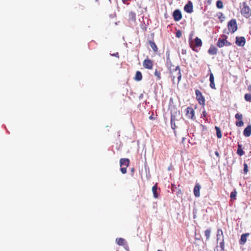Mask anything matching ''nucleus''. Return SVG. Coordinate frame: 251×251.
Wrapping results in <instances>:
<instances>
[{"instance_id": "f257e3e1", "label": "nucleus", "mask_w": 251, "mask_h": 251, "mask_svg": "<svg viewBox=\"0 0 251 251\" xmlns=\"http://www.w3.org/2000/svg\"><path fill=\"white\" fill-rule=\"evenodd\" d=\"M166 65L173 83H175V79H176L177 83L178 84L181 79V73L180 67L179 66H175L173 65L169 58H167V59Z\"/></svg>"}, {"instance_id": "f03ea898", "label": "nucleus", "mask_w": 251, "mask_h": 251, "mask_svg": "<svg viewBox=\"0 0 251 251\" xmlns=\"http://www.w3.org/2000/svg\"><path fill=\"white\" fill-rule=\"evenodd\" d=\"M240 12L242 16L248 19L251 17V8L246 2H243L240 5Z\"/></svg>"}, {"instance_id": "7ed1b4c3", "label": "nucleus", "mask_w": 251, "mask_h": 251, "mask_svg": "<svg viewBox=\"0 0 251 251\" xmlns=\"http://www.w3.org/2000/svg\"><path fill=\"white\" fill-rule=\"evenodd\" d=\"M228 30L231 33L235 32L237 29V23L235 19L231 20L227 24Z\"/></svg>"}, {"instance_id": "20e7f679", "label": "nucleus", "mask_w": 251, "mask_h": 251, "mask_svg": "<svg viewBox=\"0 0 251 251\" xmlns=\"http://www.w3.org/2000/svg\"><path fill=\"white\" fill-rule=\"evenodd\" d=\"M195 93L196 95V99L198 101L200 105L204 106L205 105V99L203 96L201 92L199 90H196Z\"/></svg>"}, {"instance_id": "39448f33", "label": "nucleus", "mask_w": 251, "mask_h": 251, "mask_svg": "<svg viewBox=\"0 0 251 251\" xmlns=\"http://www.w3.org/2000/svg\"><path fill=\"white\" fill-rule=\"evenodd\" d=\"M143 66L145 69L151 70L153 66V61L147 58L143 61Z\"/></svg>"}, {"instance_id": "423d86ee", "label": "nucleus", "mask_w": 251, "mask_h": 251, "mask_svg": "<svg viewBox=\"0 0 251 251\" xmlns=\"http://www.w3.org/2000/svg\"><path fill=\"white\" fill-rule=\"evenodd\" d=\"M195 45L194 46V43H190V45L191 48L193 49V50H196V47H201L202 45V41L201 39L198 37H196L194 41Z\"/></svg>"}, {"instance_id": "0eeeda50", "label": "nucleus", "mask_w": 251, "mask_h": 251, "mask_svg": "<svg viewBox=\"0 0 251 251\" xmlns=\"http://www.w3.org/2000/svg\"><path fill=\"white\" fill-rule=\"evenodd\" d=\"M235 43L238 46L243 47L246 43V39L244 37H236Z\"/></svg>"}, {"instance_id": "6e6552de", "label": "nucleus", "mask_w": 251, "mask_h": 251, "mask_svg": "<svg viewBox=\"0 0 251 251\" xmlns=\"http://www.w3.org/2000/svg\"><path fill=\"white\" fill-rule=\"evenodd\" d=\"M186 116L191 119H194L195 112L193 108L191 107H188L186 109Z\"/></svg>"}, {"instance_id": "1a4fd4ad", "label": "nucleus", "mask_w": 251, "mask_h": 251, "mask_svg": "<svg viewBox=\"0 0 251 251\" xmlns=\"http://www.w3.org/2000/svg\"><path fill=\"white\" fill-rule=\"evenodd\" d=\"M173 17L175 21L180 20L182 19L181 11L178 9L175 10L173 12Z\"/></svg>"}, {"instance_id": "9d476101", "label": "nucleus", "mask_w": 251, "mask_h": 251, "mask_svg": "<svg viewBox=\"0 0 251 251\" xmlns=\"http://www.w3.org/2000/svg\"><path fill=\"white\" fill-rule=\"evenodd\" d=\"M201 186L199 183H196L194 188V195L196 197L200 196V189Z\"/></svg>"}, {"instance_id": "9b49d317", "label": "nucleus", "mask_w": 251, "mask_h": 251, "mask_svg": "<svg viewBox=\"0 0 251 251\" xmlns=\"http://www.w3.org/2000/svg\"><path fill=\"white\" fill-rule=\"evenodd\" d=\"M193 4L192 2L189 1L184 6V9L188 13H191L193 12Z\"/></svg>"}, {"instance_id": "f8f14e48", "label": "nucleus", "mask_w": 251, "mask_h": 251, "mask_svg": "<svg viewBox=\"0 0 251 251\" xmlns=\"http://www.w3.org/2000/svg\"><path fill=\"white\" fill-rule=\"evenodd\" d=\"M249 233H246L242 234L241 236V238L239 240V244L242 245H244L247 242V237H249Z\"/></svg>"}, {"instance_id": "ddd939ff", "label": "nucleus", "mask_w": 251, "mask_h": 251, "mask_svg": "<svg viewBox=\"0 0 251 251\" xmlns=\"http://www.w3.org/2000/svg\"><path fill=\"white\" fill-rule=\"evenodd\" d=\"M130 161L128 158H121L120 160L121 167H127L129 165Z\"/></svg>"}, {"instance_id": "4468645a", "label": "nucleus", "mask_w": 251, "mask_h": 251, "mask_svg": "<svg viewBox=\"0 0 251 251\" xmlns=\"http://www.w3.org/2000/svg\"><path fill=\"white\" fill-rule=\"evenodd\" d=\"M243 134L245 137H248L251 135V125H249L244 130Z\"/></svg>"}, {"instance_id": "2eb2a0df", "label": "nucleus", "mask_w": 251, "mask_h": 251, "mask_svg": "<svg viewBox=\"0 0 251 251\" xmlns=\"http://www.w3.org/2000/svg\"><path fill=\"white\" fill-rule=\"evenodd\" d=\"M210 87L213 89H216V86L214 83V77L213 74L212 73L210 74Z\"/></svg>"}, {"instance_id": "dca6fc26", "label": "nucleus", "mask_w": 251, "mask_h": 251, "mask_svg": "<svg viewBox=\"0 0 251 251\" xmlns=\"http://www.w3.org/2000/svg\"><path fill=\"white\" fill-rule=\"evenodd\" d=\"M128 19L129 21L135 22L136 21V14L135 12L130 11L128 14Z\"/></svg>"}, {"instance_id": "f3484780", "label": "nucleus", "mask_w": 251, "mask_h": 251, "mask_svg": "<svg viewBox=\"0 0 251 251\" xmlns=\"http://www.w3.org/2000/svg\"><path fill=\"white\" fill-rule=\"evenodd\" d=\"M209 54L211 55H215L217 53V49L213 45H211L208 50Z\"/></svg>"}, {"instance_id": "a211bd4d", "label": "nucleus", "mask_w": 251, "mask_h": 251, "mask_svg": "<svg viewBox=\"0 0 251 251\" xmlns=\"http://www.w3.org/2000/svg\"><path fill=\"white\" fill-rule=\"evenodd\" d=\"M224 46H225V37H223V38H219L217 43V46L219 48H222Z\"/></svg>"}, {"instance_id": "6ab92c4d", "label": "nucleus", "mask_w": 251, "mask_h": 251, "mask_svg": "<svg viewBox=\"0 0 251 251\" xmlns=\"http://www.w3.org/2000/svg\"><path fill=\"white\" fill-rule=\"evenodd\" d=\"M134 79L137 81H141L142 79V75L140 71H138L136 72Z\"/></svg>"}, {"instance_id": "aec40b11", "label": "nucleus", "mask_w": 251, "mask_h": 251, "mask_svg": "<svg viewBox=\"0 0 251 251\" xmlns=\"http://www.w3.org/2000/svg\"><path fill=\"white\" fill-rule=\"evenodd\" d=\"M152 191L153 195V197L155 199H157L158 198V194L157 193V184H155L152 187Z\"/></svg>"}, {"instance_id": "412c9836", "label": "nucleus", "mask_w": 251, "mask_h": 251, "mask_svg": "<svg viewBox=\"0 0 251 251\" xmlns=\"http://www.w3.org/2000/svg\"><path fill=\"white\" fill-rule=\"evenodd\" d=\"M221 238L222 239H224L223 232L222 229H218L217 230V240H219L221 239Z\"/></svg>"}, {"instance_id": "4be33fe9", "label": "nucleus", "mask_w": 251, "mask_h": 251, "mask_svg": "<svg viewBox=\"0 0 251 251\" xmlns=\"http://www.w3.org/2000/svg\"><path fill=\"white\" fill-rule=\"evenodd\" d=\"M237 153L239 156H242L244 154L245 152L242 149V145L238 144V149L237 151Z\"/></svg>"}, {"instance_id": "5701e85b", "label": "nucleus", "mask_w": 251, "mask_h": 251, "mask_svg": "<svg viewBox=\"0 0 251 251\" xmlns=\"http://www.w3.org/2000/svg\"><path fill=\"white\" fill-rule=\"evenodd\" d=\"M149 43L151 47L153 50V51L156 52L158 50V48H157V46L156 45L155 43H154V42L153 41H149Z\"/></svg>"}, {"instance_id": "b1692460", "label": "nucleus", "mask_w": 251, "mask_h": 251, "mask_svg": "<svg viewBox=\"0 0 251 251\" xmlns=\"http://www.w3.org/2000/svg\"><path fill=\"white\" fill-rule=\"evenodd\" d=\"M116 241L117 244L120 246L124 245L125 243V240L122 238H117Z\"/></svg>"}, {"instance_id": "393cba45", "label": "nucleus", "mask_w": 251, "mask_h": 251, "mask_svg": "<svg viewBox=\"0 0 251 251\" xmlns=\"http://www.w3.org/2000/svg\"><path fill=\"white\" fill-rule=\"evenodd\" d=\"M216 131V134L217 138L220 139L222 138V135L221 131L220 128L218 126H215V127Z\"/></svg>"}, {"instance_id": "a878e982", "label": "nucleus", "mask_w": 251, "mask_h": 251, "mask_svg": "<svg viewBox=\"0 0 251 251\" xmlns=\"http://www.w3.org/2000/svg\"><path fill=\"white\" fill-rule=\"evenodd\" d=\"M237 191L236 189H234L233 191L230 193V198L231 200H235L236 199V197L237 196Z\"/></svg>"}, {"instance_id": "bb28decb", "label": "nucleus", "mask_w": 251, "mask_h": 251, "mask_svg": "<svg viewBox=\"0 0 251 251\" xmlns=\"http://www.w3.org/2000/svg\"><path fill=\"white\" fill-rule=\"evenodd\" d=\"M210 233H211V229L209 228L207 229L205 231L204 234L206 237V240H209L210 236Z\"/></svg>"}, {"instance_id": "cd10ccee", "label": "nucleus", "mask_w": 251, "mask_h": 251, "mask_svg": "<svg viewBox=\"0 0 251 251\" xmlns=\"http://www.w3.org/2000/svg\"><path fill=\"white\" fill-rule=\"evenodd\" d=\"M220 251H224L225 250V242L224 239H221V241L220 243Z\"/></svg>"}, {"instance_id": "c85d7f7f", "label": "nucleus", "mask_w": 251, "mask_h": 251, "mask_svg": "<svg viewBox=\"0 0 251 251\" xmlns=\"http://www.w3.org/2000/svg\"><path fill=\"white\" fill-rule=\"evenodd\" d=\"M216 6L217 8L219 9H222L223 8V3L222 0H219L216 2Z\"/></svg>"}, {"instance_id": "c756f323", "label": "nucleus", "mask_w": 251, "mask_h": 251, "mask_svg": "<svg viewBox=\"0 0 251 251\" xmlns=\"http://www.w3.org/2000/svg\"><path fill=\"white\" fill-rule=\"evenodd\" d=\"M245 99L247 101H251V94H246L245 95Z\"/></svg>"}, {"instance_id": "7c9ffc66", "label": "nucleus", "mask_w": 251, "mask_h": 251, "mask_svg": "<svg viewBox=\"0 0 251 251\" xmlns=\"http://www.w3.org/2000/svg\"><path fill=\"white\" fill-rule=\"evenodd\" d=\"M223 37H225V43L226 46H230L231 45V44L230 42L227 41L226 40L227 36L226 35H223Z\"/></svg>"}, {"instance_id": "2f4dec72", "label": "nucleus", "mask_w": 251, "mask_h": 251, "mask_svg": "<svg viewBox=\"0 0 251 251\" xmlns=\"http://www.w3.org/2000/svg\"><path fill=\"white\" fill-rule=\"evenodd\" d=\"M236 126L238 127L242 126L244 125V122L242 120H240L239 121L236 122Z\"/></svg>"}, {"instance_id": "473e14b6", "label": "nucleus", "mask_w": 251, "mask_h": 251, "mask_svg": "<svg viewBox=\"0 0 251 251\" xmlns=\"http://www.w3.org/2000/svg\"><path fill=\"white\" fill-rule=\"evenodd\" d=\"M235 118L236 119H238V120H242V118H243V116H242V115L241 114L237 113L235 115Z\"/></svg>"}, {"instance_id": "72a5a7b5", "label": "nucleus", "mask_w": 251, "mask_h": 251, "mask_svg": "<svg viewBox=\"0 0 251 251\" xmlns=\"http://www.w3.org/2000/svg\"><path fill=\"white\" fill-rule=\"evenodd\" d=\"M218 18L221 20V21H223V19L225 18V17L222 12H219L218 14Z\"/></svg>"}, {"instance_id": "f704fd0d", "label": "nucleus", "mask_w": 251, "mask_h": 251, "mask_svg": "<svg viewBox=\"0 0 251 251\" xmlns=\"http://www.w3.org/2000/svg\"><path fill=\"white\" fill-rule=\"evenodd\" d=\"M154 75L157 77L158 79H161L160 73L158 71L156 70L154 72Z\"/></svg>"}, {"instance_id": "c9c22d12", "label": "nucleus", "mask_w": 251, "mask_h": 251, "mask_svg": "<svg viewBox=\"0 0 251 251\" xmlns=\"http://www.w3.org/2000/svg\"><path fill=\"white\" fill-rule=\"evenodd\" d=\"M244 171L245 174H247L248 172V165L246 163L244 164Z\"/></svg>"}, {"instance_id": "e433bc0d", "label": "nucleus", "mask_w": 251, "mask_h": 251, "mask_svg": "<svg viewBox=\"0 0 251 251\" xmlns=\"http://www.w3.org/2000/svg\"><path fill=\"white\" fill-rule=\"evenodd\" d=\"M126 167H121V171L122 174H125L126 173Z\"/></svg>"}, {"instance_id": "4c0bfd02", "label": "nucleus", "mask_w": 251, "mask_h": 251, "mask_svg": "<svg viewBox=\"0 0 251 251\" xmlns=\"http://www.w3.org/2000/svg\"><path fill=\"white\" fill-rule=\"evenodd\" d=\"M181 35H182V33H181V31L180 30H178L176 32V36L177 38H180L181 37Z\"/></svg>"}, {"instance_id": "58836bf2", "label": "nucleus", "mask_w": 251, "mask_h": 251, "mask_svg": "<svg viewBox=\"0 0 251 251\" xmlns=\"http://www.w3.org/2000/svg\"><path fill=\"white\" fill-rule=\"evenodd\" d=\"M206 115H207V113H206L205 110H204L203 111V112H202V114H201V118H202V117H203V118L206 117Z\"/></svg>"}, {"instance_id": "ea45409f", "label": "nucleus", "mask_w": 251, "mask_h": 251, "mask_svg": "<svg viewBox=\"0 0 251 251\" xmlns=\"http://www.w3.org/2000/svg\"><path fill=\"white\" fill-rule=\"evenodd\" d=\"M111 55L116 56L118 58H119V55L118 52H116V53H113V54H111Z\"/></svg>"}, {"instance_id": "a19ab883", "label": "nucleus", "mask_w": 251, "mask_h": 251, "mask_svg": "<svg viewBox=\"0 0 251 251\" xmlns=\"http://www.w3.org/2000/svg\"><path fill=\"white\" fill-rule=\"evenodd\" d=\"M215 154L217 156V157H218V158L220 157V154H219V152L218 151H215Z\"/></svg>"}, {"instance_id": "79ce46f5", "label": "nucleus", "mask_w": 251, "mask_h": 251, "mask_svg": "<svg viewBox=\"0 0 251 251\" xmlns=\"http://www.w3.org/2000/svg\"><path fill=\"white\" fill-rule=\"evenodd\" d=\"M110 17L111 18H115L116 17V15L115 14H111L110 15Z\"/></svg>"}, {"instance_id": "37998d69", "label": "nucleus", "mask_w": 251, "mask_h": 251, "mask_svg": "<svg viewBox=\"0 0 251 251\" xmlns=\"http://www.w3.org/2000/svg\"><path fill=\"white\" fill-rule=\"evenodd\" d=\"M149 119H150V120H154V117L152 116V115L150 116L149 117Z\"/></svg>"}, {"instance_id": "c03bdc74", "label": "nucleus", "mask_w": 251, "mask_h": 251, "mask_svg": "<svg viewBox=\"0 0 251 251\" xmlns=\"http://www.w3.org/2000/svg\"><path fill=\"white\" fill-rule=\"evenodd\" d=\"M212 0H207V2L209 4H210L211 3Z\"/></svg>"}, {"instance_id": "a18cd8bd", "label": "nucleus", "mask_w": 251, "mask_h": 251, "mask_svg": "<svg viewBox=\"0 0 251 251\" xmlns=\"http://www.w3.org/2000/svg\"><path fill=\"white\" fill-rule=\"evenodd\" d=\"M214 251H219L218 247L217 246L214 250Z\"/></svg>"}, {"instance_id": "49530a36", "label": "nucleus", "mask_w": 251, "mask_h": 251, "mask_svg": "<svg viewBox=\"0 0 251 251\" xmlns=\"http://www.w3.org/2000/svg\"><path fill=\"white\" fill-rule=\"evenodd\" d=\"M173 119H171V126H173Z\"/></svg>"}, {"instance_id": "de8ad7c7", "label": "nucleus", "mask_w": 251, "mask_h": 251, "mask_svg": "<svg viewBox=\"0 0 251 251\" xmlns=\"http://www.w3.org/2000/svg\"><path fill=\"white\" fill-rule=\"evenodd\" d=\"M249 4L251 5V0H249Z\"/></svg>"}, {"instance_id": "09e8293b", "label": "nucleus", "mask_w": 251, "mask_h": 251, "mask_svg": "<svg viewBox=\"0 0 251 251\" xmlns=\"http://www.w3.org/2000/svg\"><path fill=\"white\" fill-rule=\"evenodd\" d=\"M131 171H132V172L134 171V169L133 168L132 169Z\"/></svg>"}, {"instance_id": "8fccbe9b", "label": "nucleus", "mask_w": 251, "mask_h": 251, "mask_svg": "<svg viewBox=\"0 0 251 251\" xmlns=\"http://www.w3.org/2000/svg\"><path fill=\"white\" fill-rule=\"evenodd\" d=\"M99 0H96V2H99Z\"/></svg>"}, {"instance_id": "3c124183", "label": "nucleus", "mask_w": 251, "mask_h": 251, "mask_svg": "<svg viewBox=\"0 0 251 251\" xmlns=\"http://www.w3.org/2000/svg\"><path fill=\"white\" fill-rule=\"evenodd\" d=\"M162 251V250H158V251Z\"/></svg>"}]
</instances>
